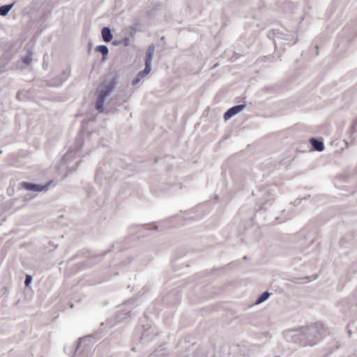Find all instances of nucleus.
<instances>
[{
    "label": "nucleus",
    "mask_w": 357,
    "mask_h": 357,
    "mask_svg": "<svg viewBox=\"0 0 357 357\" xmlns=\"http://www.w3.org/2000/svg\"><path fill=\"white\" fill-rule=\"evenodd\" d=\"M324 333V326L321 323L301 328L294 335V341L303 346H313L318 343L323 337Z\"/></svg>",
    "instance_id": "f257e3e1"
},
{
    "label": "nucleus",
    "mask_w": 357,
    "mask_h": 357,
    "mask_svg": "<svg viewBox=\"0 0 357 357\" xmlns=\"http://www.w3.org/2000/svg\"><path fill=\"white\" fill-rule=\"evenodd\" d=\"M155 46L154 44H151L146 51V56L144 59V63L145 67L144 70L139 71L138 75L141 77V78H144L146 75H148L150 72L151 71V64H152V60L153 57V54L155 52Z\"/></svg>",
    "instance_id": "f03ea898"
},
{
    "label": "nucleus",
    "mask_w": 357,
    "mask_h": 357,
    "mask_svg": "<svg viewBox=\"0 0 357 357\" xmlns=\"http://www.w3.org/2000/svg\"><path fill=\"white\" fill-rule=\"evenodd\" d=\"M52 181L47 182L45 184H37L30 182H21L20 183V188H22L31 192H46L49 189V186L52 183Z\"/></svg>",
    "instance_id": "7ed1b4c3"
},
{
    "label": "nucleus",
    "mask_w": 357,
    "mask_h": 357,
    "mask_svg": "<svg viewBox=\"0 0 357 357\" xmlns=\"http://www.w3.org/2000/svg\"><path fill=\"white\" fill-rule=\"evenodd\" d=\"M85 340H86V337L79 338L75 346L73 345L69 348L70 352H73L74 351V357H78L79 354L84 353L86 350H89L87 347L84 345L82 351H79L82 342H84ZM84 357H91V355L87 353Z\"/></svg>",
    "instance_id": "20e7f679"
},
{
    "label": "nucleus",
    "mask_w": 357,
    "mask_h": 357,
    "mask_svg": "<svg viewBox=\"0 0 357 357\" xmlns=\"http://www.w3.org/2000/svg\"><path fill=\"white\" fill-rule=\"evenodd\" d=\"M245 107V104L236 105L228 109L224 114L225 121L230 119L235 115L239 114Z\"/></svg>",
    "instance_id": "39448f33"
},
{
    "label": "nucleus",
    "mask_w": 357,
    "mask_h": 357,
    "mask_svg": "<svg viewBox=\"0 0 357 357\" xmlns=\"http://www.w3.org/2000/svg\"><path fill=\"white\" fill-rule=\"evenodd\" d=\"M310 142L312 145L313 150L321 152L324 149V143L322 140H319L315 137L310 139Z\"/></svg>",
    "instance_id": "423d86ee"
},
{
    "label": "nucleus",
    "mask_w": 357,
    "mask_h": 357,
    "mask_svg": "<svg viewBox=\"0 0 357 357\" xmlns=\"http://www.w3.org/2000/svg\"><path fill=\"white\" fill-rule=\"evenodd\" d=\"M273 190H267L265 191L266 195L262 198V206L263 208H266V205L270 202L271 204L272 201L274 199L275 194Z\"/></svg>",
    "instance_id": "0eeeda50"
},
{
    "label": "nucleus",
    "mask_w": 357,
    "mask_h": 357,
    "mask_svg": "<svg viewBox=\"0 0 357 357\" xmlns=\"http://www.w3.org/2000/svg\"><path fill=\"white\" fill-rule=\"evenodd\" d=\"M101 35L104 42L109 43L112 40L113 34L109 27L104 26L101 30Z\"/></svg>",
    "instance_id": "6e6552de"
},
{
    "label": "nucleus",
    "mask_w": 357,
    "mask_h": 357,
    "mask_svg": "<svg viewBox=\"0 0 357 357\" xmlns=\"http://www.w3.org/2000/svg\"><path fill=\"white\" fill-rule=\"evenodd\" d=\"M84 145V137L82 134H78L75 139L73 147L72 148V150L73 151H79L81 150Z\"/></svg>",
    "instance_id": "1a4fd4ad"
},
{
    "label": "nucleus",
    "mask_w": 357,
    "mask_h": 357,
    "mask_svg": "<svg viewBox=\"0 0 357 357\" xmlns=\"http://www.w3.org/2000/svg\"><path fill=\"white\" fill-rule=\"evenodd\" d=\"M96 51L102 54V60L105 61L107 59V55L109 53V48L107 45H100L96 47Z\"/></svg>",
    "instance_id": "9d476101"
},
{
    "label": "nucleus",
    "mask_w": 357,
    "mask_h": 357,
    "mask_svg": "<svg viewBox=\"0 0 357 357\" xmlns=\"http://www.w3.org/2000/svg\"><path fill=\"white\" fill-rule=\"evenodd\" d=\"M15 2H13L10 4H6L0 6V16L5 17L6 16L10 10L13 8Z\"/></svg>",
    "instance_id": "9b49d317"
},
{
    "label": "nucleus",
    "mask_w": 357,
    "mask_h": 357,
    "mask_svg": "<svg viewBox=\"0 0 357 357\" xmlns=\"http://www.w3.org/2000/svg\"><path fill=\"white\" fill-rule=\"evenodd\" d=\"M105 100V99L97 96V100L96 101L95 108L99 112H104Z\"/></svg>",
    "instance_id": "f8f14e48"
},
{
    "label": "nucleus",
    "mask_w": 357,
    "mask_h": 357,
    "mask_svg": "<svg viewBox=\"0 0 357 357\" xmlns=\"http://www.w3.org/2000/svg\"><path fill=\"white\" fill-rule=\"evenodd\" d=\"M271 296V294L268 291H266L264 292H263L256 300L255 301V303L256 304H260V303H262L264 302H265L266 300L268 299V298L270 297Z\"/></svg>",
    "instance_id": "ddd939ff"
},
{
    "label": "nucleus",
    "mask_w": 357,
    "mask_h": 357,
    "mask_svg": "<svg viewBox=\"0 0 357 357\" xmlns=\"http://www.w3.org/2000/svg\"><path fill=\"white\" fill-rule=\"evenodd\" d=\"M130 311H122V312H118L116 314V319L117 321H121L125 319H126L128 317L130 316Z\"/></svg>",
    "instance_id": "4468645a"
},
{
    "label": "nucleus",
    "mask_w": 357,
    "mask_h": 357,
    "mask_svg": "<svg viewBox=\"0 0 357 357\" xmlns=\"http://www.w3.org/2000/svg\"><path fill=\"white\" fill-rule=\"evenodd\" d=\"M119 77L118 75L114 76V77L112 79V80L107 83L112 89H114L117 84L119 83Z\"/></svg>",
    "instance_id": "2eb2a0df"
},
{
    "label": "nucleus",
    "mask_w": 357,
    "mask_h": 357,
    "mask_svg": "<svg viewBox=\"0 0 357 357\" xmlns=\"http://www.w3.org/2000/svg\"><path fill=\"white\" fill-rule=\"evenodd\" d=\"M32 53L29 52L26 56L23 59L22 61L26 64V66H29L32 62Z\"/></svg>",
    "instance_id": "dca6fc26"
},
{
    "label": "nucleus",
    "mask_w": 357,
    "mask_h": 357,
    "mask_svg": "<svg viewBox=\"0 0 357 357\" xmlns=\"http://www.w3.org/2000/svg\"><path fill=\"white\" fill-rule=\"evenodd\" d=\"M128 40H129L128 38H124L123 39H121V40H115L112 42V45L114 46H118L123 43H128Z\"/></svg>",
    "instance_id": "f3484780"
},
{
    "label": "nucleus",
    "mask_w": 357,
    "mask_h": 357,
    "mask_svg": "<svg viewBox=\"0 0 357 357\" xmlns=\"http://www.w3.org/2000/svg\"><path fill=\"white\" fill-rule=\"evenodd\" d=\"M109 94L106 91H104L103 89H100L98 91V97H100V98H104L105 99L106 97L107 96H109Z\"/></svg>",
    "instance_id": "a211bd4d"
},
{
    "label": "nucleus",
    "mask_w": 357,
    "mask_h": 357,
    "mask_svg": "<svg viewBox=\"0 0 357 357\" xmlns=\"http://www.w3.org/2000/svg\"><path fill=\"white\" fill-rule=\"evenodd\" d=\"M101 89L104 91H106L109 94H110L114 91V89H112V88L108 84L102 86Z\"/></svg>",
    "instance_id": "6ab92c4d"
},
{
    "label": "nucleus",
    "mask_w": 357,
    "mask_h": 357,
    "mask_svg": "<svg viewBox=\"0 0 357 357\" xmlns=\"http://www.w3.org/2000/svg\"><path fill=\"white\" fill-rule=\"evenodd\" d=\"M33 280V277L31 275H26L24 280V284L26 286H29V284L31 283Z\"/></svg>",
    "instance_id": "aec40b11"
},
{
    "label": "nucleus",
    "mask_w": 357,
    "mask_h": 357,
    "mask_svg": "<svg viewBox=\"0 0 357 357\" xmlns=\"http://www.w3.org/2000/svg\"><path fill=\"white\" fill-rule=\"evenodd\" d=\"M62 75L63 76L62 82H65L68 78V77L70 75V70H63Z\"/></svg>",
    "instance_id": "412c9836"
},
{
    "label": "nucleus",
    "mask_w": 357,
    "mask_h": 357,
    "mask_svg": "<svg viewBox=\"0 0 357 357\" xmlns=\"http://www.w3.org/2000/svg\"><path fill=\"white\" fill-rule=\"evenodd\" d=\"M140 81L139 79H137V78H134L132 80V86H135L136 84H137Z\"/></svg>",
    "instance_id": "4be33fe9"
},
{
    "label": "nucleus",
    "mask_w": 357,
    "mask_h": 357,
    "mask_svg": "<svg viewBox=\"0 0 357 357\" xmlns=\"http://www.w3.org/2000/svg\"><path fill=\"white\" fill-rule=\"evenodd\" d=\"M102 174V172H101V169H100V167H98V168L97 169V174H96V179H97V177H98L100 174Z\"/></svg>",
    "instance_id": "5701e85b"
},
{
    "label": "nucleus",
    "mask_w": 357,
    "mask_h": 357,
    "mask_svg": "<svg viewBox=\"0 0 357 357\" xmlns=\"http://www.w3.org/2000/svg\"><path fill=\"white\" fill-rule=\"evenodd\" d=\"M357 126V119L353 123L351 128L353 129L354 132L355 131V126Z\"/></svg>",
    "instance_id": "b1692460"
},
{
    "label": "nucleus",
    "mask_w": 357,
    "mask_h": 357,
    "mask_svg": "<svg viewBox=\"0 0 357 357\" xmlns=\"http://www.w3.org/2000/svg\"><path fill=\"white\" fill-rule=\"evenodd\" d=\"M23 199H24V201L26 202V204L28 202L29 199H30V197H29V195H26Z\"/></svg>",
    "instance_id": "393cba45"
},
{
    "label": "nucleus",
    "mask_w": 357,
    "mask_h": 357,
    "mask_svg": "<svg viewBox=\"0 0 357 357\" xmlns=\"http://www.w3.org/2000/svg\"><path fill=\"white\" fill-rule=\"evenodd\" d=\"M135 78H137V79H139V81L142 79L141 77L138 75V73L136 75Z\"/></svg>",
    "instance_id": "a878e982"
},
{
    "label": "nucleus",
    "mask_w": 357,
    "mask_h": 357,
    "mask_svg": "<svg viewBox=\"0 0 357 357\" xmlns=\"http://www.w3.org/2000/svg\"><path fill=\"white\" fill-rule=\"evenodd\" d=\"M63 78V75H62V74H61V75H59V79H60L61 83H62V82H62Z\"/></svg>",
    "instance_id": "bb28decb"
},
{
    "label": "nucleus",
    "mask_w": 357,
    "mask_h": 357,
    "mask_svg": "<svg viewBox=\"0 0 357 357\" xmlns=\"http://www.w3.org/2000/svg\"><path fill=\"white\" fill-rule=\"evenodd\" d=\"M20 199V197L19 198H15V199H12V201L13 202H15V201L19 200Z\"/></svg>",
    "instance_id": "cd10ccee"
},
{
    "label": "nucleus",
    "mask_w": 357,
    "mask_h": 357,
    "mask_svg": "<svg viewBox=\"0 0 357 357\" xmlns=\"http://www.w3.org/2000/svg\"><path fill=\"white\" fill-rule=\"evenodd\" d=\"M145 337H146V335H145V333H142V339H144V338H145Z\"/></svg>",
    "instance_id": "c85d7f7f"
},
{
    "label": "nucleus",
    "mask_w": 357,
    "mask_h": 357,
    "mask_svg": "<svg viewBox=\"0 0 357 357\" xmlns=\"http://www.w3.org/2000/svg\"><path fill=\"white\" fill-rule=\"evenodd\" d=\"M348 334H349V336L351 337V332L350 330H348Z\"/></svg>",
    "instance_id": "c756f323"
},
{
    "label": "nucleus",
    "mask_w": 357,
    "mask_h": 357,
    "mask_svg": "<svg viewBox=\"0 0 357 357\" xmlns=\"http://www.w3.org/2000/svg\"><path fill=\"white\" fill-rule=\"evenodd\" d=\"M74 305L73 303L70 304V307L73 308Z\"/></svg>",
    "instance_id": "7c9ffc66"
},
{
    "label": "nucleus",
    "mask_w": 357,
    "mask_h": 357,
    "mask_svg": "<svg viewBox=\"0 0 357 357\" xmlns=\"http://www.w3.org/2000/svg\"><path fill=\"white\" fill-rule=\"evenodd\" d=\"M316 47V49H317V50H318L319 46H318V45H316V47Z\"/></svg>",
    "instance_id": "2f4dec72"
}]
</instances>
